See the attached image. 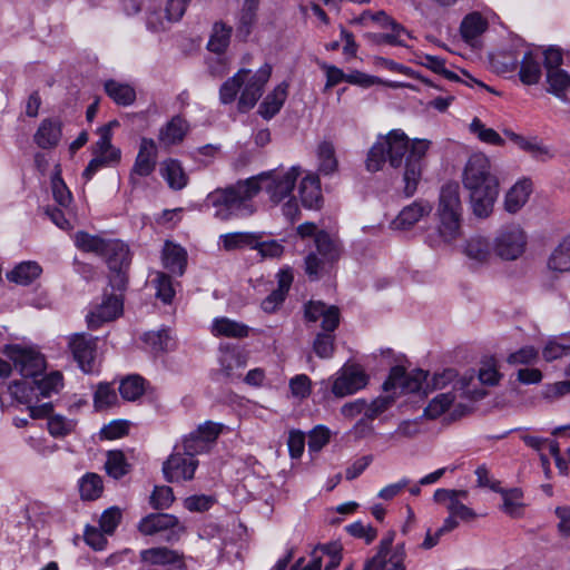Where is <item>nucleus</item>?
I'll use <instances>...</instances> for the list:
<instances>
[{
	"label": "nucleus",
	"mask_w": 570,
	"mask_h": 570,
	"mask_svg": "<svg viewBox=\"0 0 570 570\" xmlns=\"http://www.w3.org/2000/svg\"><path fill=\"white\" fill-rule=\"evenodd\" d=\"M219 242L225 250H236L245 247L253 248L257 244V233L234 232L219 236Z\"/></svg>",
	"instance_id": "ea45409f"
},
{
	"label": "nucleus",
	"mask_w": 570,
	"mask_h": 570,
	"mask_svg": "<svg viewBox=\"0 0 570 570\" xmlns=\"http://www.w3.org/2000/svg\"><path fill=\"white\" fill-rule=\"evenodd\" d=\"M105 470L109 476L119 480L129 473L130 464L127 462L124 452L114 450L107 453Z\"/></svg>",
	"instance_id": "09e8293b"
},
{
	"label": "nucleus",
	"mask_w": 570,
	"mask_h": 570,
	"mask_svg": "<svg viewBox=\"0 0 570 570\" xmlns=\"http://www.w3.org/2000/svg\"><path fill=\"white\" fill-rule=\"evenodd\" d=\"M188 131V122L183 117L175 116L160 128L158 140L164 147H171L180 144Z\"/></svg>",
	"instance_id": "bb28decb"
},
{
	"label": "nucleus",
	"mask_w": 570,
	"mask_h": 570,
	"mask_svg": "<svg viewBox=\"0 0 570 570\" xmlns=\"http://www.w3.org/2000/svg\"><path fill=\"white\" fill-rule=\"evenodd\" d=\"M80 498L85 501H95L104 492L102 478L94 472H87L78 481Z\"/></svg>",
	"instance_id": "58836bf2"
},
{
	"label": "nucleus",
	"mask_w": 570,
	"mask_h": 570,
	"mask_svg": "<svg viewBox=\"0 0 570 570\" xmlns=\"http://www.w3.org/2000/svg\"><path fill=\"white\" fill-rule=\"evenodd\" d=\"M110 238H104L98 235H91L87 232H77L73 236L75 245L78 249L85 253H92L102 257L105 249L110 246L119 247L117 243H108Z\"/></svg>",
	"instance_id": "c85d7f7f"
},
{
	"label": "nucleus",
	"mask_w": 570,
	"mask_h": 570,
	"mask_svg": "<svg viewBox=\"0 0 570 570\" xmlns=\"http://www.w3.org/2000/svg\"><path fill=\"white\" fill-rule=\"evenodd\" d=\"M318 160V170L323 175H332L337 170L338 161L335 155L334 145L324 140L318 144L316 149Z\"/></svg>",
	"instance_id": "a19ab883"
},
{
	"label": "nucleus",
	"mask_w": 570,
	"mask_h": 570,
	"mask_svg": "<svg viewBox=\"0 0 570 570\" xmlns=\"http://www.w3.org/2000/svg\"><path fill=\"white\" fill-rule=\"evenodd\" d=\"M527 245V236L521 227L512 225L502 228L494 240V250L499 257L513 261L520 257Z\"/></svg>",
	"instance_id": "ddd939ff"
},
{
	"label": "nucleus",
	"mask_w": 570,
	"mask_h": 570,
	"mask_svg": "<svg viewBox=\"0 0 570 570\" xmlns=\"http://www.w3.org/2000/svg\"><path fill=\"white\" fill-rule=\"evenodd\" d=\"M160 175L168 184L169 188L180 190L188 184V176L186 175L181 164L177 159H166L160 164Z\"/></svg>",
	"instance_id": "7c9ffc66"
},
{
	"label": "nucleus",
	"mask_w": 570,
	"mask_h": 570,
	"mask_svg": "<svg viewBox=\"0 0 570 570\" xmlns=\"http://www.w3.org/2000/svg\"><path fill=\"white\" fill-rule=\"evenodd\" d=\"M105 90L117 105L129 106L136 99V91L131 86L116 80L106 81Z\"/></svg>",
	"instance_id": "49530a36"
},
{
	"label": "nucleus",
	"mask_w": 570,
	"mask_h": 570,
	"mask_svg": "<svg viewBox=\"0 0 570 570\" xmlns=\"http://www.w3.org/2000/svg\"><path fill=\"white\" fill-rule=\"evenodd\" d=\"M248 73L246 68L239 69L233 77L228 78L219 88V100L224 105L235 101L237 95H240L243 85L242 77Z\"/></svg>",
	"instance_id": "3c124183"
},
{
	"label": "nucleus",
	"mask_w": 570,
	"mask_h": 570,
	"mask_svg": "<svg viewBox=\"0 0 570 570\" xmlns=\"http://www.w3.org/2000/svg\"><path fill=\"white\" fill-rule=\"evenodd\" d=\"M497 492L502 495L503 503L501 510L505 514L512 518H520L523 514V492L520 489L513 488L505 490L501 488V491Z\"/></svg>",
	"instance_id": "c03bdc74"
},
{
	"label": "nucleus",
	"mask_w": 570,
	"mask_h": 570,
	"mask_svg": "<svg viewBox=\"0 0 570 570\" xmlns=\"http://www.w3.org/2000/svg\"><path fill=\"white\" fill-rule=\"evenodd\" d=\"M108 243H117L121 245V250L120 246L117 248L116 246H110L105 249L102 258L106 261L110 269V285L118 291H122L125 289L128 281L131 254L128 245L119 239H109Z\"/></svg>",
	"instance_id": "9d476101"
},
{
	"label": "nucleus",
	"mask_w": 570,
	"mask_h": 570,
	"mask_svg": "<svg viewBox=\"0 0 570 570\" xmlns=\"http://www.w3.org/2000/svg\"><path fill=\"white\" fill-rule=\"evenodd\" d=\"M292 283L293 274L288 269H281L277 273V288L262 301V309L268 314L276 312L284 303Z\"/></svg>",
	"instance_id": "5701e85b"
},
{
	"label": "nucleus",
	"mask_w": 570,
	"mask_h": 570,
	"mask_svg": "<svg viewBox=\"0 0 570 570\" xmlns=\"http://www.w3.org/2000/svg\"><path fill=\"white\" fill-rule=\"evenodd\" d=\"M548 266L554 272L570 271V234L554 248L549 257Z\"/></svg>",
	"instance_id": "a18cd8bd"
},
{
	"label": "nucleus",
	"mask_w": 570,
	"mask_h": 570,
	"mask_svg": "<svg viewBox=\"0 0 570 570\" xmlns=\"http://www.w3.org/2000/svg\"><path fill=\"white\" fill-rule=\"evenodd\" d=\"M548 91L561 100H567L570 76L562 69L547 71Z\"/></svg>",
	"instance_id": "8fccbe9b"
},
{
	"label": "nucleus",
	"mask_w": 570,
	"mask_h": 570,
	"mask_svg": "<svg viewBox=\"0 0 570 570\" xmlns=\"http://www.w3.org/2000/svg\"><path fill=\"white\" fill-rule=\"evenodd\" d=\"M488 29V21L480 12L466 14L460 26L463 40L473 46L476 39Z\"/></svg>",
	"instance_id": "72a5a7b5"
},
{
	"label": "nucleus",
	"mask_w": 570,
	"mask_h": 570,
	"mask_svg": "<svg viewBox=\"0 0 570 570\" xmlns=\"http://www.w3.org/2000/svg\"><path fill=\"white\" fill-rule=\"evenodd\" d=\"M470 131L475 135L482 142L502 146L504 140L502 137L492 128L485 127V125L479 119L474 118L470 124Z\"/></svg>",
	"instance_id": "5fc2aeb1"
},
{
	"label": "nucleus",
	"mask_w": 570,
	"mask_h": 570,
	"mask_svg": "<svg viewBox=\"0 0 570 570\" xmlns=\"http://www.w3.org/2000/svg\"><path fill=\"white\" fill-rule=\"evenodd\" d=\"M77 422L56 414L48 419V431L55 438H63L75 431Z\"/></svg>",
	"instance_id": "6e6d98bb"
},
{
	"label": "nucleus",
	"mask_w": 570,
	"mask_h": 570,
	"mask_svg": "<svg viewBox=\"0 0 570 570\" xmlns=\"http://www.w3.org/2000/svg\"><path fill=\"white\" fill-rule=\"evenodd\" d=\"M142 340L156 353L171 347V337L167 330L145 333Z\"/></svg>",
	"instance_id": "bf43d9fd"
},
{
	"label": "nucleus",
	"mask_w": 570,
	"mask_h": 570,
	"mask_svg": "<svg viewBox=\"0 0 570 570\" xmlns=\"http://www.w3.org/2000/svg\"><path fill=\"white\" fill-rule=\"evenodd\" d=\"M175 497L173 489L167 485L155 487L150 495V505L155 510L168 509L174 502Z\"/></svg>",
	"instance_id": "0e129e2a"
},
{
	"label": "nucleus",
	"mask_w": 570,
	"mask_h": 570,
	"mask_svg": "<svg viewBox=\"0 0 570 570\" xmlns=\"http://www.w3.org/2000/svg\"><path fill=\"white\" fill-rule=\"evenodd\" d=\"M61 138V125L57 120L45 119L35 134V142L42 149L56 147Z\"/></svg>",
	"instance_id": "473e14b6"
},
{
	"label": "nucleus",
	"mask_w": 570,
	"mask_h": 570,
	"mask_svg": "<svg viewBox=\"0 0 570 570\" xmlns=\"http://www.w3.org/2000/svg\"><path fill=\"white\" fill-rule=\"evenodd\" d=\"M137 529L142 535L159 534L169 544L178 542L186 533L185 524L169 513H149L139 521Z\"/></svg>",
	"instance_id": "0eeeda50"
},
{
	"label": "nucleus",
	"mask_w": 570,
	"mask_h": 570,
	"mask_svg": "<svg viewBox=\"0 0 570 570\" xmlns=\"http://www.w3.org/2000/svg\"><path fill=\"white\" fill-rule=\"evenodd\" d=\"M502 379V374L499 372L497 361L494 358H488L482 362L479 370V380L485 385H497Z\"/></svg>",
	"instance_id": "e2e57ef3"
},
{
	"label": "nucleus",
	"mask_w": 570,
	"mask_h": 570,
	"mask_svg": "<svg viewBox=\"0 0 570 570\" xmlns=\"http://www.w3.org/2000/svg\"><path fill=\"white\" fill-rule=\"evenodd\" d=\"M405 557L406 552L404 546L397 544L390 553L376 552V554L365 563L363 570H405Z\"/></svg>",
	"instance_id": "412c9836"
},
{
	"label": "nucleus",
	"mask_w": 570,
	"mask_h": 570,
	"mask_svg": "<svg viewBox=\"0 0 570 570\" xmlns=\"http://www.w3.org/2000/svg\"><path fill=\"white\" fill-rule=\"evenodd\" d=\"M259 0H244L243 6L236 17L235 30L236 38L246 42L257 23V11Z\"/></svg>",
	"instance_id": "aec40b11"
},
{
	"label": "nucleus",
	"mask_w": 570,
	"mask_h": 570,
	"mask_svg": "<svg viewBox=\"0 0 570 570\" xmlns=\"http://www.w3.org/2000/svg\"><path fill=\"white\" fill-rule=\"evenodd\" d=\"M315 245L317 255L325 257V259L331 261L332 263L338 258V247L327 233L318 232L315 235Z\"/></svg>",
	"instance_id": "864d4df0"
},
{
	"label": "nucleus",
	"mask_w": 570,
	"mask_h": 570,
	"mask_svg": "<svg viewBox=\"0 0 570 570\" xmlns=\"http://www.w3.org/2000/svg\"><path fill=\"white\" fill-rule=\"evenodd\" d=\"M462 210L459 184H444L440 190L436 216L439 234L448 243L455 240L460 235Z\"/></svg>",
	"instance_id": "39448f33"
},
{
	"label": "nucleus",
	"mask_w": 570,
	"mask_h": 570,
	"mask_svg": "<svg viewBox=\"0 0 570 570\" xmlns=\"http://www.w3.org/2000/svg\"><path fill=\"white\" fill-rule=\"evenodd\" d=\"M112 125H117V121H112L101 129L94 151L99 158H105L106 166L118 163L120 159V150L111 145L110 126Z\"/></svg>",
	"instance_id": "e433bc0d"
},
{
	"label": "nucleus",
	"mask_w": 570,
	"mask_h": 570,
	"mask_svg": "<svg viewBox=\"0 0 570 570\" xmlns=\"http://www.w3.org/2000/svg\"><path fill=\"white\" fill-rule=\"evenodd\" d=\"M41 272L38 263L22 262L8 274V278L16 284L29 285L40 276Z\"/></svg>",
	"instance_id": "37998d69"
},
{
	"label": "nucleus",
	"mask_w": 570,
	"mask_h": 570,
	"mask_svg": "<svg viewBox=\"0 0 570 570\" xmlns=\"http://www.w3.org/2000/svg\"><path fill=\"white\" fill-rule=\"evenodd\" d=\"M301 174L299 166H292L287 171L272 170L252 178L257 181L259 190H265L272 203L278 204L292 195Z\"/></svg>",
	"instance_id": "423d86ee"
},
{
	"label": "nucleus",
	"mask_w": 570,
	"mask_h": 570,
	"mask_svg": "<svg viewBox=\"0 0 570 570\" xmlns=\"http://www.w3.org/2000/svg\"><path fill=\"white\" fill-rule=\"evenodd\" d=\"M145 392V380L139 375H129L121 380L119 393L126 401H136Z\"/></svg>",
	"instance_id": "603ef678"
},
{
	"label": "nucleus",
	"mask_w": 570,
	"mask_h": 570,
	"mask_svg": "<svg viewBox=\"0 0 570 570\" xmlns=\"http://www.w3.org/2000/svg\"><path fill=\"white\" fill-rule=\"evenodd\" d=\"M247 71L248 73L242 77L243 85L237 101L239 112H247L255 107L272 76L273 67L271 63L265 62L255 72L249 69Z\"/></svg>",
	"instance_id": "1a4fd4ad"
},
{
	"label": "nucleus",
	"mask_w": 570,
	"mask_h": 570,
	"mask_svg": "<svg viewBox=\"0 0 570 570\" xmlns=\"http://www.w3.org/2000/svg\"><path fill=\"white\" fill-rule=\"evenodd\" d=\"M157 146L150 138H142L134 166L129 174V181L136 186L140 177H147L153 174L157 163Z\"/></svg>",
	"instance_id": "dca6fc26"
},
{
	"label": "nucleus",
	"mask_w": 570,
	"mask_h": 570,
	"mask_svg": "<svg viewBox=\"0 0 570 570\" xmlns=\"http://www.w3.org/2000/svg\"><path fill=\"white\" fill-rule=\"evenodd\" d=\"M117 401L116 391L109 383L98 385L94 396V403L97 410H106L115 405Z\"/></svg>",
	"instance_id": "052dcab7"
},
{
	"label": "nucleus",
	"mask_w": 570,
	"mask_h": 570,
	"mask_svg": "<svg viewBox=\"0 0 570 570\" xmlns=\"http://www.w3.org/2000/svg\"><path fill=\"white\" fill-rule=\"evenodd\" d=\"M298 191L304 207L309 209L320 208L322 203V190L317 175H306L299 184Z\"/></svg>",
	"instance_id": "cd10ccee"
},
{
	"label": "nucleus",
	"mask_w": 570,
	"mask_h": 570,
	"mask_svg": "<svg viewBox=\"0 0 570 570\" xmlns=\"http://www.w3.org/2000/svg\"><path fill=\"white\" fill-rule=\"evenodd\" d=\"M220 370L228 379L240 376V371L246 366V355L237 347L225 346L219 350L218 357Z\"/></svg>",
	"instance_id": "b1692460"
},
{
	"label": "nucleus",
	"mask_w": 570,
	"mask_h": 570,
	"mask_svg": "<svg viewBox=\"0 0 570 570\" xmlns=\"http://www.w3.org/2000/svg\"><path fill=\"white\" fill-rule=\"evenodd\" d=\"M139 570H187L183 551L156 546L139 551Z\"/></svg>",
	"instance_id": "6e6552de"
},
{
	"label": "nucleus",
	"mask_w": 570,
	"mask_h": 570,
	"mask_svg": "<svg viewBox=\"0 0 570 570\" xmlns=\"http://www.w3.org/2000/svg\"><path fill=\"white\" fill-rule=\"evenodd\" d=\"M326 552L324 544L316 546L311 552V561L304 564V558H299L291 570H322Z\"/></svg>",
	"instance_id": "69168bd1"
},
{
	"label": "nucleus",
	"mask_w": 570,
	"mask_h": 570,
	"mask_svg": "<svg viewBox=\"0 0 570 570\" xmlns=\"http://www.w3.org/2000/svg\"><path fill=\"white\" fill-rule=\"evenodd\" d=\"M531 191L532 184L529 179H521L517 181L505 195V210L511 214L519 212L528 202Z\"/></svg>",
	"instance_id": "c756f323"
},
{
	"label": "nucleus",
	"mask_w": 570,
	"mask_h": 570,
	"mask_svg": "<svg viewBox=\"0 0 570 570\" xmlns=\"http://www.w3.org/2000/svg\"><path fill=\"white\" fill-rule=\"evenodd\" d=\"M432 206L428 200L419 199L405 206L391 223L393 229L404 230L411 228L422 217L429 215Z\"/></svg>",
	"instance_id": "4be33fe9"
},
{
	"label": "nucleus",
	"mask_w": 570,
	"mask_h": 570,
	"mask_svg": "<svg viewBox=\"0 0 570 570\" xmlns=\"http://www.w3.org/2000/svg\"><path fill=\"white\" fill-rule=\"evenodd\" d=\"M304 316L307 322L322 321V333L313 342V350L321 358H331L335 351V335L333 332L340 324V309L321 301H309L304 305Z\"/></svg>",
	"instance_id": "20e7f679"
},
{
	"label": "nucleus",
	"mask_w": 570,
	"mask_h": 570,
	"mask_svg": "<svg viewBox=\"0 0 570 570\" xmlns=\"http://www.w3.org/2000/svg\"><path fill=\"white\" fill-rule=\"evenodd\" d=\"M259 193V186L253 178L239 180L225 188H216L210 191L205 206L213 209V216L222 222L235 218H244L253 215L256 207L253 198Z\"/></svg>",
	"instance_id": "7ed1b4c3"
},
{
	"label": "nucleus",
	"mask_w": 570,
	"mask_h": 570,
	"mask_svg": "<svg viewBox=\"0 0 570 570\" xmlns=\"http://www.w3.org/2000/svg\"><path fill=\"white\" fill-rule=\"evenodd\" d=\"M68 350L85 373L94 371L97 338L87 333H73L67 337Z\"/></svg>",
	"instance_id": "4468645a"
},
{
	"label": "nucleus",
	"mask_w": 570,
	"mask_h": 570,
	"mask_svg": "<svg viewBox=\"0 0 570 570\" xmlns=\"http://www.w3.org/2000/svg\"><path fill=\"white\" fill-rule=\"evenodd\" d=\"M122 313V299L119 295H106L102 302L89 312L86 317L88 327L99 328L104 323L111 322Z\"/></svg>",
	"instance_id": "a211bd4d"
},
{
	"label": "nucleus",
	"mask_w": 570,
	"mask_h": 570,
	"mask_svg": "<svg viewBox=\"0 0 570 570\" xmlns=\"http://www.w3.org/2000/svg\"><path fill=\"white\" fill-rule=\"evenodd\" d=\"M289 83L282 81L261 102L258 114L266 120L272 119L279 112L288 96Z\"/></svg>",
	"instance_id": "a878e982"
},
{
	"label": "nucleus",
	"mask_w": 570,
	"mask_h": 570,
	"mask_svg": "<svg viewBox=\"0 0 570 570\" xmlns=\"http://www.w3.org/2000/svg\"><path fill=\"white\" fill-rule=\"evenodd\" d=\"M232 27L218 21L213 26V30L207 43V49L215 53H223L229 46Z\"/></svg>",
	"instance_id": "79ce46f5"
},
{
	"label": "nucleus",
	"mask_w": 570,
	"mask_h": 570,
	"mask_svg": "<svg viewBox=\"0 0 570 570\" xmlns=\"http://www.w3.org/2000/svg\"><path fill=\"white\" fill-rule=\"evenodd\" d=\"M212 333L215 336L244 338L248 336L249 327L244 323L228 317H217L213 322Z\"/></svg>",
	"instance_id": "c9c22d12"
},
{
	"label": "nucleus",
	"mask_w": 570,
	"mask_h": 570,
	"mask_svg": "<svg viewBox=\"0 0 570 570\" xmlns=\"http://www.w3.org/2000/svg\"><path fill=\"white\" fill-rule=\"evenodd\" d=\"M33 384L37 386L41 396L49 397L52 393H58L62 387V374L59 372H51L41 380L35 381Z\"/></svg>",
	"instance_id": "13d9d810"
},
{
	"label": "nucleus",
	"mask_w": 570,
	"mask_h": 570,
	"mask_svg": "<svg viewBox=\"0 0 570 570\" xmlns=\"http://www.w3.org/2000/svg\"><path fill=\"white\" fill-rule=\"evenodd\" d=\"M198 463L196 458L185 455L180 446H175L174 452L164 462L163 473L170 483L189 481L194 478Z\"/></svg>",
	"instance_id": "2eb2a0df"
},
{
	"label": "nucleus",
	"mask_w": 570,
	"mask_h": 570,
	"mask_svg": "<svg viewBox=\"0 0 570 570\" xmlns=\"http://www.w3.org/2000/svg\"><path fill=\"white\" fill-rule=\"evenodd\" d=\"M366 385V375L355 365L346 366L341 370L335 379L332 392L343 397L353 394Z\"/></svg>",
	"instance_id": "6ab92c4d"
},
{
	"label": "nucleus",
	"mask_w": 570,
	"mask_h": 570,
	"mask_svg": "<svg viewBox=\"0 0 570 570\" xmlns=\"http://www.w3.org/2000/svg\"><path fill=\"white\" fill-rule=\"evenodd\" d=\"M431 146L429 139L410 140L402 129H392L386 135L377 136L367 153L365 166L371 173L383 169L386 163L393 168L403 166V190L406 197H411L417 190Z\"/></svg>",
	"instance_id": "f257e3e1"
},
{
	"label": "nucleus",
	"mask_w": 570,
	"mask_h": 570,
	"mask_svg": "<svg viewBox=\"0 0 570 570\" xmlns=\"http://www.w3.org/2000/svg\"><path fill=\"white\" fill-rule=\"evenodd\" d=\"M161 261L169 273L181 276L187 266V252L180 245L167 240L163 247Z\"/></svg>",
	"instance_id": "393cba45"
},
{
	"label": "nucleus",
	"mask_w": 570,
	"mask_h": 570,
	"mask_svg": "<svg viewBox=\"0 0 570 570\" xmlns=\"http://www.w3.org/2000/svg\"><path fill=\"white\" fill-rule=\"evenodd\" d=\"M505 136L510 138L522 150L529 153L532 157L539 160H548L553 157V153L549 147L543 145L537 138H525L513 131L505 130Z\"/></svg>",
	"instance_id": "2f4dec72"
},
{
	"label": "nucleus",
	"mask_w": 570,
	"mask_h": 570,
	"mask_svg": "<svg viewBox=\"0 0 570 570\" xmlns=\"http://www.w3.org/2000/svg\"><path fill=\"white\" fill-rule=\"evenodd\" d=\"M420 433V423L416 420H404L397 428L387 434L382 435L386 443L396 445L403 440L415 438Z\"/></svg>",
	"instance_id": "de8ad7c7"
},
{
	"label": "nucleus",
	"mask_w": 570,
	"mask_h": 570,
	"mask_svg": "<svg viewBox=\"0 0 570 570\" xmlns=\"http://www.w3.org/2000/svg\"><path fill=\"white\" fill-rule=\"evenodd\" d=\"M463 253L476 264H484L492 255L491 244L488 238L481 235H473L465 242Z\"/></svg>",
	"instance_id": "f704fd0d"
},
{
	"label": "nucleus",
	"mask_w": 570,
	"mask_h": 570,
	"mask_svg": "<svg viewBox=\"0 0 570 570\" xmlns=\"http://www.w3.org/2000/svg\"><path fill=\"white\" fill-rule=\"evenodd\" d=\"M462 184L469 191L473 214L479 218L488 217L499 196V179L484 154H473L469 157L463 168Z\"/></svg>",
	"instance_id": "f03ea898"
},
{
	"label": "nucleus",
	"mask_w": 570,
	"mask_h": 570,
	"mask_svg": "<svg viewBox=\"0 0 570 570\" xmlns=\"http://www.w3.org/2000/svg\"><path fill=\"white\" fill-rule=\"evenodd\" d=\"M542 75L541 59L538 55L531 51L525 52L520 62V80L524 85H535L539 82Z\"/></svg>",
	"instance_id": "4c0bfd02"
},
{
	"label": "nucleus",
	"mask_w": 570,
	"mask_h": 570,
	"mask_svg": "<svg viewBox=\"0 0 570 570\" xmlns=\"http://www.w3.org/2000/svg\"><path fill=\"white\" fill-rule=\"evenodd\" d=\"M153 282L156 288V296L164 303L169 304L175 296V289L173 287L170 276L163 272H157Z\"/></svg>",
	"instance_id": "680f3d73"
},
{
	"label": "nucleus",
	"mask_w": 570,
	"mask_h": 570,
	"mask_svg": "<svg viewBox=\"0 0 570 570\" xmlns=\"http://www.w3.org/2000/svg\"><path fill=\"white\" fill-rule=\"evenodd\" d=\"M426 380V373L417 370L414 373H406L402 366H395L391 370L387 381L384 383L385 390H400L401 393H415L422 389Z\"/></svg>",
	"instance_id": "f3484780"
},
{
	"label": "nucleus",
	"mask_w": 570,
	"mask_h": 570,
	"mask_svg": "<svg viewBox=\"0 0 570 570\" xmlns=\"http://www.w3.org/2000/svg\"><path fill=\"white\" fill-rule=\"evenodd\" d=\"M3 353L24 377H37L46 368L45 357L35 348L11 344L4 346Z\"/></svg>",
	"instance_id": "9b49d317"
},
{
	"label": "nucleus",
	"mask_w": 570,
	"mask_h": 570,
	"mask_svg": "<svg viewBox=\"0 0 570 570\" xmlns=\"http://www.w3.org/2000/svg\"><path fill=\"white\" fill-rule=\"evenodd\" d=\"M122 518L121 510L118 507H110L105 510L100 517L99 525L106 534H112L119 525Z\"/></svg>",
	"instance_id": "774afa93"
},
{
	"label": "nucleus",
	"mask_w": 570,
	"mask_h": 570,
	"mask_svg": "<svg viewBox=\"0 0 570 570\" xmlns=\"http://www.w3.org/2000/svg\"><path fill=\"white\" fill-rule=\"evenodd\" d=\"M222 424L206 421L195 431L186 435L183 439L181 444H177L176 446H180V451L185 455L195 458L197 454H202L209 450L212 444L215 443L222 433Z\"/></svg>",
	"instance_id": "f8f14e48"
},
{
	"label": "nucleus",
	"mask_w": 570,
	"mask_h": 570,
	"mask_svg": "<svg viewBox=\"0 0 570 570\" xmlns=\"http://www.w3.org/2000/svg\"><path fill=\"white\" fill-rule=\"evenodd\" d=\"M455 394L450 391L446 393H441L431 400L429 405L426 406L424 413L426 416L431 419H435L443 414L450 405L454 402Z\"/></svg>",
	"instance_id": "4d7b16f0"
},
{
	"label": "nucleus",
	"mask_w": 570,
	"mask_h": 570,
	"mask_svg": "<svg viewBox=\"0 0 570 570\" xmlns=\"http://www.w3.org/2000/svg\"><path fill=\"white\" fill-rule=\"evenodd\" d=\"M263 234L257 233V244L253 245V249H257L263 257L276 258L284 253V246L281 242L271 239L262 240Z\"/></svg>",
	"instance_id": "338daca9"
}]
</instances>
